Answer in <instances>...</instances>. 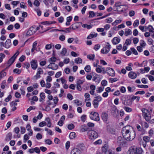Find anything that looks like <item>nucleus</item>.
Here are the masks:
<instances>
[{"label": "nucleus", "mask_w": 154, "mask_h": 154, "mask_svg": "<svg viewBox=\"0 0 154 154\" xmlns=\"http://www.w3.org/2000/svg\"><path fill=\"white\" fill-rule=\"evenodd\" d=\"M122 133L124 137L128 141L132 140L135 137V132L131 126H127L123 127Z\"/></svg>", "instance_id": "nucleus-1"}, {"label": "nucleus", "mask_w": 154, "mask_h": 154, "mask_svg": "<svg viewBox=\"0 0 154 154\" xmlns=\"http://www.w3.org/2000/svg\"><path fill=\"white\" fill-rule=\"evenodd\" d=\"M141 110L143 112V116L145 120L148 122L149 121L151 118V116L147 109L143 108Z\"/></svg>", "instance_id": "nucleus-2"}, {"label": "nucleus", "mask_w": 154, "mask_h": 154, "mask_svg": "<svg viewBox=\"0 0 154 154\" xmlns=\"http://www.w3.org/2000/svg\"><path fill=\"white\" fill-rule=\"evenodd\" d=\"M143 150L141 148H132L130 150L129 154H142Z\"/></svg>", "instance_id": "nucleus-3"}, {"label": "nucleus", "mask_w": 154, "mask_h": 154, "mask_svg": "<svg viewBox=\"0 0 154 154\" xmlns=\"http://www.w3.org/2000/svg\"><path fill=\"white\" fill-rule=\"evenodd\" d=\"M90 117L91 119L96 121L100 120V117L99 114L96 112H92L90 115Z\"/></svg>", "instance_id": "nucleus-4"}, {"label": "nucleus", "mask_w": 154, "mask_h": 154, "mask_svg": "<svg viewBox=\"0 0 154 154\" xmlns=\"http://www.w3.org/2000/svg\"><path fill=\"white\" fill-rule=\"evenodd\" d=\"M88 134L89 135L90 139L91 140L97 138L98 136L97 133L93 130H89L88 132Z\"/></svg>", "instance_id": "nucleus-5"}, {"label": "nucleus", "mask_w": 154, "mask_h": 154, "mask_svg": "<svg viewBox=\"0 0 154 154\" xmlns=\"http://www.w3.org/2000/svg\"><path fill=\"white\" fill-rule=\"evenodd\" d=\"M111 48V45L109 43H107L105 47L102 48L101 50V52L103 54H106L108 53Z\"/></svg>", "instance_id": "nucleus-6"}, {"label": "nucleus", "mask_w": 154, "mask_h": 154, "mask_svg": "<svg viewBox=\"0 0 154 154\" xmlns=\"http://www.w3.org/2000/svg\"><path fill=\"white\" fill-rule=\"evenodd\" d=\"M106 73L109 75L113 77L115 75V72L114 69L110 67H107L105 70Z\"/></svg>", "instance_id": "nucleus-7"}, {"label": "nucleus", "mask_w": 154, "mask_h": 154, "mask_svg": "<svg viewBox=\"0 0 154 154\" xmlns=\"http://www.w3.org/2000/svg\"><path fill=\"white\" fill-rule=\"evenodd\" d=\"M19 54V51H17L8 60V64H9V66H11L14 62L15 59Z\"/></svg>", "instance_id": "nucleus-8"}, {"label": "nucleus", "mask_w": 154, "mask_h": 154, "mask_svg": "<svg viewBox=\"0 0 154 154\" xmlns=\"http://www.w3.org/2000/svg\"><path fill=\"white\" fill-rule=\"evenodd\" d=\"M37 72L36 74L34 76V78L36 80L41 77L40 75L43 74V71L42 69L41 68H38L37 69Z\"/></svg>", "instance_id": "nucleus-9"}, {"label": "nucleus", "mask_w": 154, "mask_h": 154, "mask_svg": "<svg viewBox=\"0 0 154 154\" xmlns=\"http://www.w3.org/2000/svg\"><path fill=\"white\" fill-rule=\"evenodd\" d=\"M36 32L35 28L33 26L29 28V30L27 32L26 35L27 36H30Z\"/></svg>", "instance_id": "nucleus-10"}, {"label": "nucleus", "mask_w": 154, "mask_h": 154, "mask_svg": "<svg viewBox=\"0 0 154 154\" xmlns=\"http://www.w3.org/2000/svg\"><path fill=\"white\" fill-rule=\"evenodd\" d=\"M96 71L98 73H101V72L104 74L106 73L105 68L100 65H98L96 68Z\"/></svg>", "instance_id": "nucleus-11"}, {"label": "nucleus", "mask_w": 154, "mask_h": 154, "mask_svg": "<svg viewBox=\"0 0 154 154\" xmlns=\"http://www.w3.org/2000/svg\"><path fill=\"white\" fill-rule=\"evenodd\" d=\"M48 69H51L53 70H56L58 68L57 65L53 63H50V64L47 66Z\"/></svg>", "instance_id": "nucleus-12"}, {"label": "nucleus", "mask_w": 154, "mask_h": 154, "mask_svg": "<svg viewBox=\"0 0 154 154\" xmlns=\"http://www.w3.org/2000/svg\"><path fill=\"white\" fill-rule=\"evenodd\" d=\"M102 152L105 154H106L107 152H108V151L109 150H112L109 149L108 146L106 144H105L102 147Z\"/></svg>", "instance_id": "nucleus-13"}, {"label": "nucleus", "mask_w": 154, "mask_h": 154, "mask_svg": "<svg viewBox=\"0 0 154 154\" xmlns=\"http://www.w3.org/2000/svg\"><path fill=\"white\" fill-rule=\"evenodd\" d=\"M31 66L33 69H36L38 66L37 62L36 60H32L30 62Z\"/></svg>", "instance_id": "nucleus-14"}, {"label": "nucleus", "mask_w": 154, "mask_h": 154, "mask_svg": "<svg viewBox=\"0 0 154 154\" xmlns=\"http://www.w3.org/2000/svg\"><path fill=\"white\" fill-rule=\"evenodd\" d=\"M106 130L109 133L111 134H114L115 133V130L112 126L109 125L107 126Z\"/></svg>", "instance_id": "nucleus-15"}, {"label": "nucleus", "mask_w": 154, "mask_h": 154, "mask_svg": "<svg viewBox=\"0 0 154 154\" xmlns=\"http://www.w3.org/2000/svg\"><path fill=\"white\" fill-rule=\"evenodd\" d=\"M128 76L131 79H135L137 77V74L134 72L131 71L128 73Z\"/></svg>", "instance_id": "nucleus-16"}, {"label": "nucleus", "mask_w": 154, "mask_h": 154, "mask_svg": "<svg viewBox=\"0 0 154 154\" xmlns=\"http://www.w3.org/2000/svg\"><path fill=\"white\" fill-rule=\"evenodd\" d=\"M11 45V40L10 39H7L5 43L4 47L7 48H8L10 47Z\"/></svg>", "instance_id": "nucleus-17"}, {"label": "nucleus", "mask_w": 154, "mask_h": 154, "mask_svg": "<svg viewBox=\"0 0 154 154\" xmlns=\"http://www.w3.org/2000/svg\"><path fill=\"white\" fill-rule=\"evenodd\" d=\"M71 154H81L80 150L78 148H74L72 149Z\"/></svg>", "instance_id": "nucleus-18"}, {"label": "nucleus", "mask_w": 154, "mask_h": 154, "mask_svg": "<svg viewBox=\"0 0 154 154\" xmlns=\"http://www.w3.org/2000/svg\"><path fill=\"white\" fill-rule=\"evenodd\" d=\"M97 33H95L94 32H92L90 34L88 35L87 37V38L88 39H91L94 37H96L97 36Z\"/></svg>", "instance_id": "nucleus-19"}, {"label": "nucleus", "mask_w": 154, "mask_h": 154, "mask_svg": "<svg viewBox=\"0 0 154 154\" xmlns=\"http://www.w3.org/2000/svg\"><path fill=\"white\" fill-rule=\"evenodd\" d=\"M120 41L119 38L117 37H114L112 40V42L114 45H116L119 43Z\"/></svg>", "instance_id": "nucleus-20"}, {"label": "nucleus", "mask_w": 154, "mask_h": 154, "mask_svg": "<svg viewBox=\"0 0 154 154\" xmlns=\"http://www.w3.org/2000/svg\"><path fill=\"white\" fill-rule=\"evenodd\" d=\"M12 137V134L11 132L8 133L6 136L5 139V141H9L11 139Z\"/></svg>", "instance_id": "nucleus-21"}, {"label": "nucleus", "mask_w": 154, "mask_h": 154, "mask_svg": "<svg viewBox=\"0 0 154 154\" xmlns=\"http://www.w3.org/2000/svg\"><path fill=\"white\" fill-rule=\"evenodd\" d=\"M102 118L104 121H106L108 119V114L106 113H103L102 114Z\"/></svg>", "instance_id": "nucleus-22"}, {"label": "nucleus", "mask_w": 154, "mask_h": 154, "mask_svg": "<svg viewBox=\"0 0 154 154\" xmlns=\"http://www.w3.org/2000/svg\"><path fill=\"white\" fill-rule=\"evenodd\" d=\"M6 68L4 70L1 71L0 73V81L1 79L5 77L6 75V72H4V71Z\"/></svg>", "instance_id": "nucleus-23"}, {"label": "nucleus", "mask_w": 154, "mask_h": 154, "mask_svg": "<svg viewBox=\"0 0 154 154\" xmlns=\"http://www.w3.org/2000/svg\"><path fill=\"white\" fill-rule=\"evenodd\" d=\"M45 120L47 122V126L49 128H50L52 125V123L51 122V120L49 118L47 117L46 118Z\"/></svg>", "instance_id": "nucleus-24"}, {"label": "nucleus", "mask_w": 154, "mask_h": 154, "mask_svg": "<svg viewBox=\"0 0 154 154\" xmlns=\"http://www.w3.org/2000/svg\"><path fill=\"white\" fill-rule=\"evenodd\" d=\"M122 103L124 105L128 106L130 105L131 104V103L130 102V100H124L122 101Z\"/></svg>", "instance_id": "nucleus-25"}, {"label": "nucleus", "mask_w": 154, "mask_h": 154, "mask_svg": "<svg viewBox=\"0 0 154 154\" xmlns=\"http://www.w3.org/2000/svg\"><path fill=\"white\" fill-rule=\"evenodd\" d=\"M125 30V31L124 34L125 36H127L131 34L132 32L130 29H126Z\"/></svg>", "instance_id": "nucleus-26"}, {"label": "nucleus", "mask_w": 154, "mask_h": 154, "mask_svg": "<svg viewBox=\"0 0 154 154\" xmlns=\"http://www.w3.org/2000/svg\"><path fill=\"white\" fill-rule=\"evenodd\" d=\"M117 142L119 144H121L123 143V140L122 137H119L117 139Z\"/></svg>", "instance_id": "nucleus-27"}, {"label": "nucleus", "mask_w": 154, "mask_h": 154, "mask_svg": "<svg viewBox=\"0 0 154 154\" xmlns=\"http://www.w3.org/2000/svg\"><path fill=\"white\" fill-rule=\"evenodd\" d=\"M72 29L73 30L76 29H77L79 26V25L78 23H76L72 25Z\"/></svg>", "instance_id": "nucleus-28"}, {"label": "nucleus", "mask_w": 154, "mask_h": 154, "mask_svg": "<svg viewBox=\"0 0 154 154\" xmlns=\"http://www.w3.org/2000/svg\"><path fill=\"white\" fill-rule=\"evenodd\" d=\"M45 130L47 131V132L48 134H49L50 135H52L53 133L52 131L48 128H45Z\"/></svg>", "instance_id": "nucleus-29"}, {"label": "nucleus", "mask_w": 154, "mask_h": 154, "mask_svg": "<svg viewBox=\"0 0 154 154\" xmlns=\"http://www.w3.org/2000/svg\"><path fill=\"white\" fill-rule=\"evenodd\" d=\"M74 102L78 106H81L82 105V102L78 99L75 100H74Z\"/></svg>", "instance_id": "nucleus-30"}, {"label": "nucleus", "mask_w": 154, "mask_h": 154, "mask_svg": "<svg viewBox=\"0 0 154 154\" xmlns=\"http://www.w3.org/2000/svg\"><path fill=\"white\" fill-rule=\"evenodd\" d=\"M75 137V133L74 132H71L70 133L69 137L70 139H73Z\"/></svg>", "instance_id": "nucleus-31"}, {"label": "nucleus", "mask_w": 154, "mask_h": 154, "mask_svg": "<svg viewBox=\"0 0 154 154\" xmlns=\"http://www.w3.org/2000/svg\"><path fill=\"white\" fill-rule=\"evenodd\" d=\"M89 17L90 18L93 17H94L95 16L96 13H95L93 11H90L89 12Z\"/></svg>", "instance_id": "nucleus-32"}, {"label": "nucleus", "mask_w": 154, "mask_h": 154, "mask_svg": "<svg viewBox=\"0 0 154 154\" xmlns=\"http://www.w3.org/2000/svg\"><path fill=\"white\" fill-rule=\"evenodd\" d=\"M123 109L127 112H131L132 110L131 108L128 106H124L123 107Z\"/></svg>", "instance_id": "nucleus-33"}, {"label": "nucleus", "mask_w": 154, "mask_h": 154, "mask_svg": "<svg viewBox=\"0 0 154 154\" xmlns=\"http://www.w3.org/2000/svg\"><path fill=\"white\" fill-rule=\"evenodd\" d=\"M95 55L94 54H89L87 56V57L90 60H93L94 58Z\"/></svg>", "instance_id": "nucleus-34"}, {"label": "nucleus", "mask_w": 154, "mask_h": 154, "mask_svg": "<svg viewBox=\"0 0 154 154\" xmlns=\"http://www.w3.org/2000/svg\"><path fill=\"white\" fill-rule=\"evenodd\" d=\"M75 63L77 64L81 63H82V59L80 57H78L75 59Z\"/></svg>", "instance_id": "nucleus-35"}, {"label": "nucleus", "mask_w": 154, "mask_h": 154, "mask_svg": "<svg viewBox=\"0 0 154 154\" xmlns=\"http://www.w3.org/2000/svg\"><path fill=\"white\" fill-rule=\"evenodd\" d=\"M67 52V50L65 48L62 49V50L60 53L63 56H65Z\"/></svg>", "instance_id": "nucleus-36"}, {"label": "nucleus", "mask_w": 154, "mask_h": 154, "mask_svg": "<svg viewBox=\"0 0 154 154\" xmlns=\"http://www.w3.org/2000/svg\"><path fill=\"white\" fill-rule=\"evenodd\" d=\"M13 72L14 73L19 74L21 73V71L17 68H16L13 70Z\"/></svg>", "instance_id": "nucleus-37"}, {"label": "nucleus", "mask_w": 154, "mask_h": 154, "mask_svg": "<svg viewBox=\"0 0 154 154\" xmlns=\"http://www.w3.org/2000/svg\"><path fill=\"white\" fill-rule=\"evenodd\" d=\"M141 124L142 127L146 128H148L149 126L148 124L146 122H141Z\"/></svg>", "instance_id": "nucleus-38"}, {"label": "nucleus", "mask_w": 154, "mask_h": 154, "mask_svg": "<svg viewBox=\"0 0 154 154\" xmlns=\"http://www.w3.org/2000/svg\"><path fill=\"white\" fill-rule=\"evenodd\" d=\"M74 116L73 112H68L67 113V117L69 118H72Z\"/></svg>", "instance_id": "nucleus-39"}, {"label": "nucleus", "mask_w": 154, "mask_h": 154, "mask_svg": "<svg viewBox=\"0 0 154 154\" xmlns=\"http://www.w3.org/2000/svg\"><path fill=\"white\" fill-rule=\"evenodd\" d=\"M137 86L141 88H148V86L146 85H138Z\"/></svg>", "instance_id": "nucleus-40"}, {"label": "nucleus", "mask_w": 154, "mask_h": 154, "mask_svg": "<svg viewBox=\"0 0 154 154\" xmlns=\"http://www.w3.org/2000/svg\"><path fill=\"white\" fill-rule=\"evenodd\" d=\"M121 22L122 20H116L112 23V24L113 25L116 26L118 24L120 23Z\"/></svg>", "instance_id": "nucleus-41"}, {"label": "nucleus", "mask_w": 154, "mask_h": 154, "mask_svg": "<svg viewBox=\"0 0 154 154\" xmlns=\"http://www.w3.org/2000/svg\"><path fill=\"white\" fill-rule=\"evenodd\" d=\"M90 95L88 93H86L85 94V97L86 99L85 100V101L86 100L89 101L91 99L90 97Z\"/></svg>", "instance_id": "nucleus-42"}, {"label": "nucleus", "mask_w": 154, "mask_h": 154, "mask_svg": "<svg viewBox=\"0 0 154 154\" xmlns=\"http://www.w3.org/2000/svg\"><path fill=\"white\" fill-rule=\"evenodd\" d=\"M143 139L146 143L149 141V140H150V138L148 136H144L143 137Z\"/></svg>", "instance_id": "nucleus-43"}, {"label": "nucleus", "mask_w": 154, "mask_h": 154, "mask_svg": "<svg viewBox=\"0 0 154 154\" xmlns=\"http://www.w3.org/2000/svg\"><path fill=\"white\" fill-rule=\"evenodd\" d=\"M98 102L96 101V100H94L93 102V104L95 108H97L98 107Z\"/></svg>", "instance_id": "nucleus-44"}, {"label": "nucleus", "mask_w": 154, "mask_h": 154, "mask_svg": "<svg viewBox=\"0 0 154 154\" xmlns=\"http://www.w3.org/2000/svg\"><path fill=\"white\" fill-rule=\"evenodd\" d=\"M85 70L87 72H90L91 70V67L89 65H87L85 68Z\"/></svg>", "instance_id": "nucleus-45"}, {"label": "nucleus", "mask_w": 154, "mask_h": 154, "mask_svg": "<svg viewBox=\"0 0 154 154\" xmlns=\"http://www.w3.org/2000/svg\"><path fill=\"white\" fill-rule=\"evenodd\" d=\"M140 45L141 47H144L146 45V43L144 40H142L140 41Z\"/></svg>", "instance_id": "nucleus-46"}, {"label": "nucleus", "mask_w": 154, "mask_h": 154, "mask_svg": "<svg viewBox=\"0 0 154 154\" xmlns=\"http://www.w3.org/2000/svg\"><path fill=\"white\" fill-rule=\"evenodd\" d=\"M29 139V136L28 134H26L24 136V142H26Z\"/></svg>", "instance_id": "nucleus-47"}, {"label": "nucleus", "mask_w": 154, "mask_h": 154, "mask_svg": "<svg viewBox=\"0 0 154 154\" xmlns=\"http://www.w3.org/2000/svg\"><path fill=\"white\" fill-rule=\"evenodd\" d=\"M82 26L83 27L87 28V29H90L92 27L90 25H88L87 24H83L82 25Z\"/></svg>", "instance_id": "nucleus-48"}, {"label": "nucleus", "mask_w": 154, "mask_h": 154, "mask_svg": "<svg viewBox=\"0 0 154 154\" xmlns=\"http://www.w3.org/2000/svg\"><path fill=\"white\" fill-rule=\"evenodd\" d=\"M139 24V21L138 20H135L133 24V25L134 27H135L136 26H138Z\"/></svg>", "instance_id": "nucleus-49"}, {"label": "nucleus", "mask_w": 154, "mask_h": 154, "mask_svg": "<svg viewBox=\"0 0 154 154\" xmlns=\"http://www.w3.org/2000/svg\"><path fill=\"white\" fill-rule=\"evenodd\" d=\"M56 60V58L54 57H51V58H50L48 60V61L49 62H55Z\"/></svg>", "instance_id": "nucleus-50"}, {"label": "nucleus", "mask_w": 154, "mask_h": 154, "mask_svg": "<svg viewBox=\"0 0 154 154\" xmlns=\"http://www.w3.org/2000/svg\"><path fill=\"white\" fill-rule=\"evenodd\" d=\"M46 125V123L45 121H43L40 122L39 124V126L42 127L45 126Z\"/></svg>", "instance_id": "nucleus-51"}, {"label": "nucleus", "mask_w": 154, "mask_h": 154, "mask_svg": "<svg viewBox=\"0 0 154 154\" xmlns=\"http://www.w3.org/2000/svg\"><path fill=\"white\" fill-rule=\"evenodd\" d=\"M153 27L150 25L148 26L147 27V30H149L150 32H153Z\"/></svg>", "instance_id": "nucleus-52"}, {"label": "nucleus", "mask_w": 154, "mask_h": 154, "mask_svg": "<svg viewBox=\"0 0 154 154\" xmlns=\"http://www.w3.org/2000/svg\"><path fill=\"white\" fill-rule=\"evenodd\" d=\"M5 57V54L2 53H1L0 54V63H1L2 61L3 58Z\"/></svg>", "instance_id": "nucleus-53"}, {"label": "nucleus", "mask_w": 154, "mask_h": 154, "mask_svg": "<svg viewBox=\"0 0 154 154\" xmlns=\"http://www.w3.org/2000/svg\"><path fill=\"white\" fill-rule=\"evenodd\" d=\"M36 138L38 140H39L41 139L42 138V135L40 133H38L36 136Z\"/></svg>", "instance_id": "nucleus-54"}, {"label": "nucleus", "mask_w": 154, "mask_h": 154, "mask_svg": "<svg viewBox=\"0 0 154 154\" xmlns=\"http://www.w3.org/2000/svg\"><path fill=\"white\" fill-rule=\"evenodd\" d=\"M131 51L133 52V53L136 55L138 54V53L136 50L134 48H131Z\"/></svg>", "instance_id": "nucleus-55"}, {"label": "nucleus", "mask_w": 154, "mask_h": 154, "mask_svg": "<svg viewBox=\"0 0 154 154\" xmlns=\"http://www.w3.org/2000/svg\"><path fill=\"white\" fill-rule=\"evenodd\" d=\"M81 120L84 122L86 119V116L85 115H82L81 117Z\"/></svg>", "instance_id": "nucleus-56"}, {"label": "nucleus", "mask_w": 154, "mask_h": 154, "mask_svg": "<svg viewBox=\"0 0 154 154\" xmlns=\"http://www.w3.org/2000/svg\"><path fill=\"white\" fill-rule=\"evenodd\" d=\"M74 128V125L72 124H71L69 125L68 126V128L69 130H72Z\"/></svg>", "instance_id": "nucleus-57"}, {"label": "nucleus", "mask_w": 154, "mask_h": 154, "mask_svg": "<svg viewBox=\"0 0 154 154\" xmlns=\"http://www.w3.org/2000/svg\"><path fill=\"white\" fill-rule=\"evenodd\" d=\"M109 82L111 83H112L114 82H115L117 80V78H110L109 79Z\"/></svg>", "instance_id": "nucleus-58"}, {"label": "nucleus", "mask_w": 154, "mask_h": 154, "mask_svg": "<svg viewBox=\"0 0 154 154\" xmlns=\"http://www.w3.org/2000/svg\"><path fill=\"white\" fill-rule=\"evenodd\" d=\"M122 6L121 3L120 2H115V6L116 7H120V6Z\"/></svg>", "instance_id": "nucleus-59"}, {"label": "nucleus", "mask_w": 154, "mask_h": 154, "mask_svg": "<svg viewBox=\"0 0 154 154\" xmlns=\"http://www.w3.org/2000/svg\"><path fill=\"white\" fill-rule=\"evenodd\" d=\"M35 109V106H30L27 109V112H29L31 110Z\"/></svg>", "instance_id": "nucleus-60"}, {"label": "nucleus", "mask_w": 154, "mask_h": 154, "mask_svg": "<svg viewBox=\"0 0 154 154\" xmlns=\"http://www.w3.org/2000/svg\"><path fill=\"white\" fill-rule=\"evenodd\" d=\"M59 39L62 41H64L65 40V36L63 35H61L59 36Z\"/></svg>", "instance_id": "nucleus-61"}, {"label": "nucleus", "mask_w": 154, "mask_h": 154, "mask_svg": "<svg viewBox=\"0 0 154 154\" xmlns=\"http://www.w3.org/2000/svg\"><path fill=\"white\" fill-rule=\"evenodd\" d=\"M96 98L94 100H96V101L98 102L102 100V97L100 96H97Z\"/></svg>", "instance_id": "nucleus-62"}, {"label": "nucleus", "mask_w": 154, "mask_h": 154, "mask_svg": "<svg viewBox=\"0 0 154 154\" xmlns=\"http://www.w3.org/2000/svg\"><path fill=\"white\" fill-rule=\"evenodd\" d=\"M34 5L37 7L39 6L40 3L37 0H35L34 1Z\"/></svg>", "instance_id": "nucleus-63"}, {"label": "nucleus", "mask_w": 154, "mask_h": 154, "mask_svg": "<svg viewBox=\"0 0 154 154\" xmlns=\"http://www.w3.org/2000/svg\"><path fill=\"white\" fill-rule=\"evenodd\" d=\"M61 75V72L59 71L57 72L55 75V77L56 78H58Z\"/></svg>", "instance_id": "nucleus-64"}]
</instances>
